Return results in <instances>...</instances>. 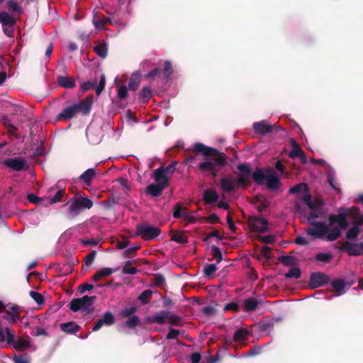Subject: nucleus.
<instances>
[{
  "instance_id": "obj_59",
  "label": "nucleus",
  "mask_w": 363,
  "mask_h": 363,
  "mask_svg": "<svg viewBox=\"0 0 363 363\" xmlns=\"http://www.w3.org/2000/svg\"><path fill=\"white\" fill-rule=\"evenodd\" d=\"M65 194V190L64 189H60L56 192V194L50 199V203H55L58 201H60Z\"/></svg>"
},
{
  "instance_id": "obj_52",
  "label": "nucleus",
  "mask_w": 363,
  "mask_h": 363,
  "mask_svg": "<svg viewBox=\"0 0 363 363\" xmlns=\"http://www.w3.org/2000/svg\"><path fill=\"white\" fill-rule=\"evenodd\" d=\"M106 85V77L104 74H102L100 77L99 85L96 87V94L99 96L104 91Z\"/></svg>"
},
{
  "instance_id": "obj_30",
  "label": "nucleus",
  "mask_w": 363,
  "mask_h": 363,
  "mask_svg": "<svg viewBox=\"0 0 363 363\" xmlns=\"http://www.w3.org/2000/svg\"><path fill=\"white\" fill-rule=\"evenodd\" d=\"M251 174L255 182L258 185L263 184V182L267 177V173L264 174V171L260 168H257Z\"/></svg>"
},
{
  "instance_id": "obj_36",
  "label": "nucleus",
  "mask_w": 363,
  "mask_h": 363,
  "mask_svg": "<svg viewBox=\"0 0 363 363\" xmlns=\"http://www.w3.org/2000/svg\"><path fill=\"white\" fill-rule=\"evenodd\" d=\"M140 82V74L138 72L133 73L128 84L129 89L135 91L139 86Z\"/></svg>"
},
{
  "instance_id": "obj_31",
  "label": "nucleus",
  "mask_w": 363,
  "mask_h": 363,
  "mask_svg": "<svg viewBox=\"0 0 363 363\" xmlns=\"http://www.w3.org/2000/svg\"><path fill=\"white\" fill-rule=\"evenodd\" d=\"M199 168L201 171L210 172L213 177L217 176L218 172V169H213L211 162H210L208 160L206 161L200 162L199 164Z\"/></svg>"
},
{
  "instance_id": "obj_16",
  "label": "nucleus",
  "mask_w": 363,
  "mask_h": 363,
  "mask_svg": "<svg viewBox=\"0 0 363 363\" xmlns=\"http://www.w3.org/2000/svg\"><path fill=\"white\" fill-rule=\"evenodd\" d=\"M274 125L269 124L267 121L263 120L253 123V129L256 133L264 135L274 131Z\"/></svg>"
},
{
  "instance_id": "obj_53",
  "label": "nucleus",
  "mask_w": 363,
  "mask_h": 363,
  "mask_svg": "<svg viewBox=\"0 0 363 363\" xmlns=\"http://www.w3.org/2000/svg\"><path fill=\"white\" fill-rule=\"evenodd\" d=\"M173 72L172 65L170 62L165 61L164 65L163 72L167 79H169Z\"/></svg>"
},
{
  "instance_id": "obj_63",
  "label": "nucleus",
  "mask_w": 363,
  "mask_h": 363,
  "mask_svg": "<svg viewBox=\"0 0 363 363\" xmlns=\"http://www.w3.org/2000/svg\"><path fill=\"white\" fill-rule=\"evenodd\" d=\"M179 334H180V331L179 330H177V329H174L172 328H169V333L167 335L166 338L167 340L176 339L179 335Z\"/></svg>"
},
{
  "instance_id": "obj_46",
  "label": "nucleus",
  "mask_w": 363,
  "mask_h": 363,
  "mask_svg": "<svg viewBox=\"0 0 363 363\" xmlns=\"http://www.w3.org/2000/svg\"><path fill=\"white\" fill-rule=\"evenodd\" d=\"M211 250V254L213 258L216 259V262L220 263L223 259V255L220 249L216 245H212Z\"/></svg>"
},
{
  "instance_id": "obj_64",
  "label": "nucleus",
  "mask_w": 363,
  "mask_h": 363,
  "mask_svg": "<svg viewBox=\"0 0 363 363\" xmlns=\"http://www.w3.org/2000/svg\"><path fill=\"white\" fill-rule=\"evenodd\" d=\"M31 335L33 336H35V337L40 336V335H43L45 337H49V334L46 331V330L45 328H36L35 332L34 331L31 332Z\"/></svg>"
},
{
  "instance_id": "obj_20",
  "label": "nucleus",
  "mask_w": 363,
  "mask_h": 363,
  "mask_svg": "<svg viewBox=\"0 0 363 363\" xmlns=\"http://www.w3.org/2000/svg\"><path fill=\"white\" fill-rule=\"evenodd\" d=\"M221 189L226 193H230L238 186L235 180L230 177H224L220 180Z\"/></svg>"
},
{
  "instance_id": "obj_26",
  "label": "nucleus",
  "mask_w": 363,
  "mask_h": 363,
  "mask_svg": "<svg viewBox=\"0 0 363 363\" xmlns=\"http://www.w3.org/2000/svg\"><path fill=\"white\" fill-rule=\"evenodd\" d=\"M57 82L59 86L66 89H72L76 86L74 79L69 77L58 76Z\"/></svg>"
},
{
  "instance_id": "obj_8",
  "label": "nucleus",
  "mask_w": 363,
  "mask_h": 363,
  "mask_svg": "<svg viewBox=\"0 0 363 363\" xmlns=\"http://www.w3.org/2000/svg\"><path fill=\"white\" fill-rule=\"evenodd\" d=\"M237 168L240 173L235 182L238 186L245 187L250 184V176L252 174L251 168L247 163L240 164Z\"/></svg>"
},
{
  "instance_id": "obj_58",
  "label": "nucleus",
  "mask_w": 363,
  "mask_h": 363,
  "mask_svg": "<svg viewBox=\"0 0 363 363\" xmlns=\"http://www.w3.org/2000/svg\"><path fill=\"white\" fill-rule=\"evenodd\" d=\"M4 33L8 37L13 38L16 26H1Z\"/></svg>"
},
{
  "instance_id": "obj_49",
  "label": "nucleus",
  "mask_w": 363,
  "mask_h": 363,
  "mask_svg": "<svg viewBox=\"0 0 363 363\" xmlns=\"http://www.w3.org/2000/svg\"><path fill=\"white\" fill-rule=\"evenodd\" d=\"M152 292L150 289L143 291L138 296V299L144 304H147L151 298Z\"/></svg>"
},
{
  "instance_id": "obj_6",
  "label": "nucleus",
  "mask_w": 363,
  "mask_h": 363,
  "mask_svg": "<svg viewBox=\"0 0 363 363\" xmlns=\"http://www.w3.org/2000/svg\"><path fill=\"white\" fill-rule=\"evenodd\" d=\"M161 230L158 227L152 226L147 223L139 224L136 226L135 235L140 236L144 240H151L160 235Z\"/></svg>"
},
{
  "instance_id": "obj_9",
  "label": "nucleus",
  "mask_w": 363,
  "mask_h": 363,
  "mask_svg": "<svg viewBox=\"0 0 363 363\" xmlns=\"http://www.w3.org/2000/svg\"><path fill=\"white\" fill-rule=\"evenodd\" d=\"M93 95H89L78 103L72 104L74 113H81L83 116L89 115L93 105Z\"/></svg>"
},
{
  "instance_id": "obj_47",
  "label": "nucleus",
  "mask_w": 363,
  "mask_h": 363,
  "mask_svg": "<svg viewBox=\"0 0 363 363\" xmlns=\"http://www.w3.org/2000/svg\"><path fill=\"white\" fill-rule=\"evenodd\" d=\"M217 267L215 264H206L203 267V273L205 277H211L217 270Z\"/></svg>"
},
{
  "instance_id": "obj_38",
  "label": "nucleus",
  "mask_w": 363,
  "mask_h": 363,
  "mask_svg": "<svg viewBox=\"0 0 363 363\" xmlns=\"http://www.w3.org/2000/svg\"><path fill=\"white\" fill-rule=\"evenodd\" d=\"M279 260L284 266L291 267L296 264V257L291 255L281 256Z\"/></svg>"
},
{
  "instance_id": "obj_57",
  "label": "nucleus",
  "mask_w": 363,
  "mask_h": 363,
  "mask_svg": "<svg viewBox=\"0 0 363 363\" xmlns=\"http://www.w3.org/2000/svg\"><path fill=\"white\" fill-rule=\"evenodd\" d=\"M128 96V89L124 85L118 86V97L121 99H125Z\"/></svg>"
},
{
  "instance_id": "obj_41",
  "label": "nucleus",
  "mask_w": 363,
  "mask_h": 363,
  "mask_svg": "<svg viewBox=\"0 0 363 363\" xmlns=\"http://www.w3.org/2000/svg\"><path fill=\"white\" fill-rule=\"evenodd\" d=\"M171 240L177 243L184 244L188 242V238L184 235V232H175L173 233Z\"/></svg>"
},
{
  "instance_id": "obj_27",
  "label": "nucleus",
  "mask_w": 363,
  "mask_h": 363,
  "mask_svg": "<svg viewBox=\"0 0 363 363\" xmlns=\"http://www.w3.org/2000/svg\"><path fill=\"white\" fill-rule=\"evenodd\" d=\"M0 23L1 26H16V18L6 11L0 12Z\"/></svg>"
},
{
  "instance_id": "obj_29",
  "label": "nucleus",
  "mask_w": 363,
  "mask_h": 363,
  "mask_svg": "<svg viewBox=\"0 0 363 363\" xmlns=\"http://www.w3.org/2000/svg\"><path fill=\"white\" fill-rule=\"evenodd\" d=\"M119 269V267L113 269L112 268L106 267L104 268L101 270L97 271L94 275H93V280L94 281H98L101 279L111 275L112 273L117 272Z\"/></svg>"
},
{
  "instance_id": "obj_12",
  "label": "nucleus",
  "mask_w": 363,
  "mask_h": 363,
  "mask_svg": "<svg viewBox=\"0 0 363 363\" xmlns=\"http://www.w3.org/2000/svg\"><path fill=\"white\" fill-rule=\"evenodd\" d=\"M267 177L266 179L267 188L271 191L277 190L281 186V181L278 175L275 174L272 168L267 169Z\"/></svg>"
},
{
  "instance_id": "obj_33",
  "label": "nucleus",
  "mask_w": 363,
  "mask_h": 363,
  "mask_svg": "<svg viewBox=\"0 0 363 363\" xmlns=\"http://www.w3.org/2000/svg\"><path fill=\"white\" fill-rule=\"evenodd\" d=\"M140 324V320L137 315L130 316L126 321L122 323V326L129 329H134Z\"/></svg>"
},
{
  "instance_id": "obj_22",
  "label": "nucleus",
  "mask_w": 363,
  "mask_h": 363,
  "mask_svg": "<svg viewBox=\"0 0 363 363\" xmlns=\"http://www.w3.org/2000/svg\"><path fill=\"white\" fill-rule=\"evenodd\" d=\"M289 157L293 159L299 157L302 163L306 164L307 162L306 154L295 141H294L292 150L289 153Z\"/></svg>"
},
{
  "instance_id": "obj_44",
  "label": "nucleus",
  "mask_w": 363,
  "mask_h": 363,
  "mask_svg": "<svg viewBox=\"0 0 363 363\" xmlns=\"http://www.w3.org/2000/svg\"><path fill=\"white\" fill-rule=\"evenodd\" d=\"M333 259V254L331 252L323 253L319 252L315 255V259L318 262L324 263H329Z\"/></svg>"
},
{
  "instance_id": "obj_2",
  "label": "nucleus",
  "mask_w": 363,
  "mask_h": 363,
  "mask_svg": "<svg viewBox=\"0 0 363 363\" xmlns=\"http://www.w3.org/2000/svg\"><path fill=\"white\" fill-rule=\"evenodd\" d=\"M191 150L197 153H201L206 157H216L208 160L211 162L213 169H219L220 167L227 165L225 154L213 147L206 146L201 143H196L192 146Z\"/></svg>"
},
{
  "instance_id": "obj_28",
  "label": "nucleus",
  "mask_w": 363,
  "mask_h": 363,
  "mask_svg": "<svg viewBox=\"0 0 363 363\" xmlns=\"http://www.w3.org/2000/svg\"><path fill=\"white\" fill-rule=\"evenodd\" d=\"M96 172L95 169L90 168L84 172L79 177L80 181H82L86 185L90 186L91 181L95 177Z\"/></svg>"
},
{
  "instance_id": "obj_17",
  "label": "nucleus",
  "mask_w": 363,
  "mask_h": 363,
  "mask_svg": "<svg viewBox=\"0 0 363 363\" xmlns=\"http://www.w3.org/2000/svg\"><path fill=\"white\" fill-rule=\"evenodd\" d=\"M26 162L21 157L11 158L5 160L4 164L16 171H21L24 169Z\"/></svg>"
},
{
  "instance_id": "obj_5",
  "label": "nucleus",
  "mask_w": 363,
  "mask_h": 363,
  "mask_svg": "<svg viewBox=\"0 0 363 363\" xmlns=\"http://www.w3.org/2000/svg\"><path fill=\"white\" fill-rule=\"evenodd\" d=\"M69 213L72 216H78L84 209H90L93 207V201L87 196H79L72 198L69 202Z\"/></svg>"
},
{
  "instance_id": "obj_43",
  "label": "nucleus",
  "mask_w": 363,
  "mask_h": 363,
  "mask_svg": "<svg viewBox=\"0 0 363 363\" xmlns=\"http://www.w3.org/2000/svg\"><path fill=\"white\" fill-rule=\"evenodd\" d=\"M7 6L9 10L14 13L21 14L23 12V9L18 5L16 0H9Z\"/></svg>"
},
{
  "instance_id": "obj_60",
  "label": "nucleus",
  "mask_w": 363,
  "mask_h": 363,
  "mask_svg": "<svg viewBox=\"0 0 363 363\" xmlns=\"http://www.w3.org/2000/svg\"><path fill=\"white\" fill-rule=\"evenodd\" d=\"M96 255V252L95 250H92L90 253H89L85 257V264L86 266H90L93 263Z\"/></svg>"
},
{
  "instance_id": "obj_34",
  "label": "nucleus",
  "mask_w": 363,
  "mask_h": 363,
  "mask_svg": "<svg viewBox=\"0 0 363 363\" xmlns=\"http://www.w3.org/2000/svg\"><path fill=\"white\" fill-rule=\"evenodd\" d=\"M104 19L105 16L101 13H95L92 18L94 27L97 29H103L104 28Z\"/></svg>"
},
{
  "instance_id": "obj_54",
  "label": "nucleus",
  "mask_w": 363,
  "mask_h": 363,
  "mask_svg": "<svg viewBox=\"0 0 363 363\" xmlns=\"http://www.w3.org/2000/svg\"><path fill=\"white\" fill-rule=\"evenodd\" d=\"M30 297L38 303V304H42L44 303V297L43 295L37 291H30L29 293Z\"/></svg>"
},
{
  "instance_id": "obj_35",
  "label": "nucleus",
  "mask_w": 363,
  "mask_h": 363,
  "mask_svg": "<svg viewBox=\"0 0 363 363\" xmlns=\"http://www.w3.org/2000/svg\"><path fill=\"white\" fill-rule=\"evenodd\" d=\"M94 50L99 57L103 59H105L108 55V46L104 42L96 45L94 48Z\"/></svg>"
},
{
  "instance_id": "obj_50",
  "label": "nucleus",
  "mask_w": 363,
  "mask_h": 363,
  "mask_svg": "<svg viewBox=\"0 0 363 363\" xmlns=\"http://www.w3.org/2000/svg\"><path fill=\"white\" fill-rule=\"evenodd\" d=\"M153 279H154V284L156 286L160 287V288L164 287L165 282H166V279L163 274H155Z\"/></svg>"
},
{
  "instance_id": "obj_23",
  "label": "nucleus",
  "mask_w": 363,
  "mask_h": 363,
  "mask_svg": "<svg viewBox=\"0 0 363 363\" xmlns=\"http://www.w3.org/2000/svg\"><path fill=\"white\" fill-rule=\"evenodd\" d=\"M259 304L260 302L255 298H248L242 302V311L247 313L252 312L257 309Z\"/></svg>"
},
{
  "instance_id": "obj_42",
  "label": "nucleus",
  "mask_w": 363,
  "mask_h": 363,
  "mask_svg": "<svg viewBox=\"0 0 363 363\" xmlns=\"http://www.w3.org/2000/svg\"><path fill=\"white\" fill-rule=\"evenodd\" d=\"M359 227L357 225H353L347 230L345 237L348 240H354L357 238V236L359 234Z\"/></svg>"
},
{
  "instance_id": "obj_15",
  "label": "nucleus",
  "mask_w": 363,
  "mask_h": 363,
  "mask_svg": "<svg viewBox=\"0 0 363 363\" xmlns=\"http://www.w3.org/2000/svg\"><path fill=\"white\" fill-rule=\"evenodd\" d=\"M341 249L346 251L350 256H359L362 253L363 242L360 243L345 242Z\"/></svg>"
},
{
  "instance_id": "obj_1",
  "label": "nucleus",
  "mask_w": 363,
  "mask_h": 363,
  "mask_svg": "<svg viewBox=\"0 0 363 363\" xmlns=\"http://www.w3.org/2000/svg\"><path fill=\"white\" fill-rule=\"evenodd\" d=\"M358 213L355 206L351 208H340L339 213L330 214L328 216V225L323 221L310 222V227L306 233L315 238H323L325 235L328 241H335L342 233V230L348 225L347 217Z\"/></svg>"
},
{
  "instance_id": "obj_11",
  "label": "nucleus",
  "mask_w": 363,
  "mask_h": 363,
  "mask_svg": "<svg viewBox=\"0 0 363 363\" xmlns=\"http://www.w3.org/2000/svg\"><path fill=\"white\" fill-rule=\"evenodd\" d=\"M250 228L257 233H265L268 230V221L265 218L250 216L249 218Z\"/></svg>"
},
{
  "instance_id": "obj_62",
  "label": "nucleus",
  "mask_w": 363,
  "mask_h": 363,
  "mask_svg": "<svg viewBox=\"0 0 363 363\" xmlns=\"http://www.w3.org/2000/svg\"><path fill=\"white\" fill-rule=\"evenodd\" d=\"M323 201L319 200L318 199H315L314 200H312V202L309 205L308 208L313 211H315V210L320 208L321 206H323Z\"/></svg>"
},
{
  "instance_id": "obj_19",
  "label": "nucleus",
  "mask_w": 363,
  "mask_h": 363,
  "mask_svg": "<svg viewBox=\"0 0 363 363\" xmlns=\"http://www.w3.org/2000/svg\"><path fill=\"white\" fill-rule=\"evenodd\" d=\"M20 307L18 306H13L11 310L6 311L3 315V318L10 323H15L20 320Z\"/></svg>"
},
{
  "instance_id": "obj_37",
  "label": "nucleus",
  "mask_w": 363,
  "mask_h": 363,
  "mask_svg": "<svg viewBox=\"0 0 363 363\" xmlns=\"http://www.w3.org/2000/svg\"><path fill=\"white\" fill-rule=\"evenodd\" d=\"M167 313L168 312L167 311H162L159 313H156L152 316L150 321L152 323L162 325L165 323V320L167 318Z\"/></svg>"
},
{
  "instance_id": "obj_48",
  "label": "nucleus",
  "mask_w": 363,
  "mask_h": 363,
  "mask_svg": "<svg viewBox=\"0 0 363 363\" xmlns=\"http://www.w3.org/2000/svg\"><path fill=\"white\" fill-rule=\"evenodd\" d=\"M301 276V272L298 267L291 268L287 273L285 274V277L288 279L295 278L298 279Z\"/></svg>"
},
{
  "instance_id": "obj_4",
  "label": "nucleus",
  "mask_w": 363,
  "mask_h": 363,
  "mask_svg": "<svg viewBox=\"0 0 363 363\" xmlns=\"http://www.w3.org/2000/svg\"><path fill=\"white\" fill-rule=\"evenodd\" d=\"M6 335L1 328V320H0V342H6L9 345H13L17 351H23L30 346V342L23 337H19L15 340V335L13 331L9 328L5 329Z\"/></svg>"
},
{
  "instance_id": "obj_51",
  "label": "nucleus",
  "mask_w": 363,
  "mask_h": 363,
  "mask_svg": "<svg viewBox=\"0 0 363 363\" xmlns=\"http://www.w3.org/2000/svg\"><path fill=\"white\" fill-rule=\"evenodd\" d=\"M130 264L131 262L130 261L125 262V264L123 268V273L124 274L135 275L138 273V269L136 267H130Z\"/></svg>"
},
{
  "instance_id": "obj_3",
  "label": "nucleus",
  "mask_w": 363,
  "mask_h": 363,
  "mask_svg": "<svg viewBox=\"0 0 363 363\" xmlns=\"http://www.w3.org/2000/svg\"><path fill=\"white\" fill-rule=\"evenodd\" d=\"M96 300V296L74 298L69 302V308L73 312L82 311L85 315L90 314L94 311V303Z\"/></svg>"
},
{
  "instance_id": "obj_39",
  "label": "nucleus",
  "mask_w": 363,
  "mask_h": 363,
  "mask_svg": "<svg viewBox=\"0 0 363 363\" xmlns=\"http://www.w3.org/2000/svg\"><path fill=\"white\" fill-rule=\"evenodd\" d=\"M309 191L308 185L306 183H300L294 186H292L289 189V193L291 194H296L300 192L304 191L308 193Z\"/></svg>"
},
{
  "instance_id": "obj_7",
  "label": "nucleus",
  "mask_w": 363,
  "mask_h": 363,
  "mask_svg": "<svg viewBox=\"0 0 363 363\" xmlns=\"http://www.w3.org/2000/svg\"><path fill=\"white\" fill-rule=\"evenodd\" d=\"M177 164L176 162H172L166 167H160L156 169L153 172L152 178L155 182L166 179L169 184L168 174H172L174 172Z\"/></svg>"
},
{
  "instance_id": "obj_32",
  "label": "nucleus",
  "mask_w": 363,
  "mask_h": 363,
  "mask_svg": "<svg viewBox=\"0 0 363 363\" xmlns=\"http://www.w3.org/2000/svg\"><path fill=\"white\" fill-rule=\"evenodd\" d=\"M331 286H333V290L337 294V295H340L344 293L346 284L341 279H335L331 281Z\"/></svg>"
},
{
  "instance_id": "obj_56",
  "label": "nucleus",
  "mask_w": 363,
  "mask_h": 363,
  "mask_svg": "<svg viewBox=\"0 0 363 363\" xmlns=\"http://www.w3.org/2000/svg\"><path fill=\"white\" fill-rule=\"evenodd\" d=\"M14 363H30V358L24 354H16L13 357Z\"/></svg>"
},
{
  "instance_id": "obj_14",
  "label": "nucleus",
  "mask_w": 363,
  "mask_h": 363,
  "mask_svg": "<svg viewBox=\"0 0 363 363\" xmlns=\"http://www.w3.org/2000/svg\"><path fill=\"white\" fill-rule=\"evenodd\" d=\"M115 317L111 311H106L104 315L98 319L95 323L92 330L97 331L101 329L104 325L110 326L114 324Z\"/></svg>"
},
{
  "instance_id": "obj_18",
  "label": "nucleus",
  "mask_w": 363,
  "mask_h": 363,
  "mask_svg": "<svg viewBox=\"0 0 363 363\" xmlns=\"http://www.w3.org/2000/svg\"><path fill=\"white\" fill-rule=\"evenodd\" d=\"M75 116H76V114L74 113V109L72 104L70 106L65 107L62 110V111L56 116L55 121L65 122V121H70Z\"/></svg>"
},
{
  "instance_id": "obj_55",
  "label": "nucleus",
  "mask_w": 363,
  "mask_h": 363,
  "mask_svg": "<svg viewBox=\"0 0 363 363\" xmlns=\"http://www.w3.org/2000/svg\"><path fill=\"white\" fill-rule=\"evenodd\" d=\"M96 87V82H92L91 81H86L82 83L80 86V90L82 92L87 91L91 89H94Z\"/></svg>"
},
{
  "instance_id": "obj_24",
  "label": "nucleus",
  "mask_w": 363,
  "mask_h": 363,
  "mask_svg": "<svg viewBox=\"0 0 363 363\" xmlns=\"http://www.w3.org/2000/svg\"><path fill=\"white\" fill-rule=\"evenodd\" d=\"M218 194L212 189H206L203 194V199L206 204H212L218 200Z\"/></svg>"
},
{
  "instance_id": "obj_40",
  "label": "nucleus",
  "mask_w": 363,
  "mask_h": 363,
  "mask_svg": "<svg viewBox=\"0 0 363 363\" xmlns=\"http://www.w3.org/2000/svg\"><path fill=\"white\" fill-rule=\"evenodd\" d=\"M140 96L143 99V103L146 104L152 96V91L150 86H143L140 92Z\"/></svg>"
},
{
  "instance_id": "obj_10",
  "label": "nucleus",
  "mask_w": 363,
  "mask_h": 363,
  "mask_svg": "<svg viewBox=\"0 0 363 363\" xmlns=\"http://www.w3.org/2000/svg\"><path fill=\"white\" fill-rule=\"evenodd\" d=\"M330 281V277L328 274L316 272L310 275L309 284L312 289L318 288L327 284Z\"/></svg>"
},
{
  "instance_id": "obj_45",
  "label": "nucleus",
  "mask_w": 363,
  "mask_h": 363,
  "mask_svg": "<svg viewBox=\"0 0 363 363\" xmlns=\"http://www.w3.org/2000/svg\"><path fill=\"white\" fill-rule=\"evenodd\" d=\"M167 319L169 320V324L174 326L180 325L182 322V318L180 316L169 312L167 313Z\"/></svg>"
},
{
  "instance_id": "obj_13",
  "label": "nucleus",
  "mask_w": 363,
  "mask_h": 363,
  "mask_svg": "<svg viewBox=\"0 0 363 363\" xmlns=\"http://www.w3.org/2000/svg\"><path fill=\"white\" fill-rule=\"evenodd\" d=\"M156 182L157 184H151L146 188L147 194L151 195L153 197L160 196L164 189L169 186V184H167V181L166 179L164 181L160 180V182Z\"/></svg>"
},
{
  "instance_id": "obj_25",
  "label": "nucleus",
  "mask_w": 363,
  "mask_h": 363,
  "mask_svg": "<svg viewBox=\"0 0 363 363\" xmlns=\"http://www.w3.org/2000/svg\"><path fill=\"white\" fill-rule=\"evenodd\" d=\"M250 335V331L245 328H241L235 330L233 335V341L236 342H246Z\"/></svg>"
},
{
  "instance_id": "obj_21",
  "label": "nucleus",
  "mask_w": 363,
  "mask_h": 363,
  "mask_svg": "<svg viewBox=\"0 0 363 363\" xmlns=\"http://www.w3.org/2000/svg\"><path fill=\"white\" fill-rule=\"evenodd\" d=\"M60 328L62 331L70 335H75L81 329V327L74 321L61 323Z\"/></svg>"
},
{
  "instance_id": "obj_61",
  "label": "nucleus",
  "mask_w": 363,
  "mask_h": 363,
  "mask_svg": "<svg viewBox=\"0 0 363 363\" xmlns=\"http://www.w3.org/2000/svg\"><path fill=\"white\" fill-rule=\"evenodd\" d=\"M201 311L206 315L211 316L216 313V308L212 306H206L201 308Z\"/></svg>"
}]
</instances>
